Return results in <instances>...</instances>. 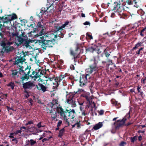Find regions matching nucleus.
<instances>
[{"label":"nucleus","instance_id":"cd10ccee","mask_svg":"<svg viewBox=\"0 0 146 146\" xmlns=\"http://www.w3.org/2000/svg\"><path fill=\"white\" fill-rule=\"evenodd\" d=\"M100 128V122H99L98 123L95 124L93 128L92 129V130H96L98 129H99Z\"/></svg>","mask_w":146,"mask_h":146},{"label":"nucleus","instance_id":"49530a36","mask_svg":"<svg viewBox=\"0 0 146 146\" xmlns=\"http://www.w3.org/2000/svg\"><path fill=\"white\" fill-rule=\"evenodd\" d=\"M18 72L19 73L20 75H22V73H23V72H24V70L23 69L19 68L18 69Z\"/></svg>","mask_w":146,"mask_h":146},{"label":"nucleus","instance_id":"7ed1b4c3","mask_svg":"<svg viewBox=\"0 0 146 146\" xmlns=\"http://www.w3.org/2000/svg\"><path fill=\"white\" fill-rule=\"evenodd\" d=\"M28 51H24L22 50L20 52H18V56L15 58V60L14 63V65H18L19 63L22 64L23 62H25L26 59L25 58L27 56H28Z\"/></svg>","mask_w":146,"mask_h":146},{"label":"nucleus","instance_id":"dca6fc26","mask_svg":"<svg viewBox=\"0 0 146 146\" xmlns=\"http://www.w3.org/2000/svg\"><path fill=\"white\" fill-rule=\"evenodd\" d=\"M12 44V42H10L7 38H4L1 41L0 43L1 46L4 48H8Z\"/></svg>","mask_w":146,"mask_h":146},{"label":"nucleus","instance_id":"393cba45","mask_svg":"<svg viewBox=\"0 0 146 146\" xmlns=\"http://www.w3.org/2000/svg\"><path fill=\"white\" fill-rule=\"evenodd\" d=\"M11 71L12 72L10 75L12 78H15L16 76H17V78L19 77V76L18 75L17 76V74L19 73L17 70L15 69L14 70H11Z\"/></svg>","mask_w":146,"mask_h":146},{"label":"nucleus","instance_id":"a878e982","mask_svg":"<svg viewBox=\"0 0 146 146\" xmlns=\"http://www.w3.org/2000/svg\"><path fill=\"white\" fill-rule=\"evenodd\" d=\"M48 7V13L49 12L51 13H53L54 11V7L53 5H48L47 6Z\"/></svg>","mask_w":146,"mask_h":146},{"label":"nucleus","instance_id":"58836bf2","mask_svg":"<svg viewBox=\"0 0 146 146\" xmlns=\"http://www.w3.org/2000/svg\"><path fill=\"white\" fill-rule=\"evenodd\" d=\"M30 145L31 146H33L36 143V141H35L33 139H31L30 140Z\"/></svg>","mask_w":146,"mask_h":146},{"label":"nucleus","instance_id":"5701e85b","mask_svg":"<svg viewBox=\"0 0 146 146\" xmlns=\"http://www.w3.org/2000/svg\"><path fill=\"white\" fill-rule=\"evenodd\" d=\"M39 86L40 87L39 91L41 90L43 92H45L47 91V88L48 87L47 86H44L43 84L40 83H39Z\"/></svg>","mask_w":146,"mask_h":146},{"label":"nucleus","instance_id":"72a5a7b5","mask_svg":"<svg viewBox=\"0 0 146 146\" xmlns=\"http://www.w3.org/2000/svg\"><path fill=\"white\" fill-rule=\"evenodd\" d=\"M127 3L129 5H132L134 4H136L137 2L135 0H129L127 1Z\"/></svg>","mask_w":146,"mask_h":146},{"label":"nucleus","instance_id":"6ab92c4d","mask_svg":"<svg viewBox=\"0 0 146 146\" xmlns=\"http://www.w3.org/2000/svg\"><path fill=\"white\" fill-rule=\"evenodd\" d=\"M80 82V86L83 87L84 86L86 85V83L88 82L86 79V77H84V74L81 75L80 77V79L79 80Z\"/></svg>","mask_w":146,"mask_h":146},{"label":"nucleus","instance_id":"2f4dec72","mask_svg":"<svg viewBox=\"0 0 146 146\" xmlns=\"http://www.w3.org/2000/svg\"><path fill=\"white\" fill-rule=\"evenodd\" d=\"M9 36H10L11 38H13L15 36H16L17 37L19 36V33L17 32L15 33L13 32L12 33H9Z\"/></svg>","mask_w":146,"mask_h":146},{"label":"nucleus","instance_id":"9d476101","mask_svg":"<svg viewBox=\"0 0 146 146\" xmlns=\"http://www.w3.org/2000/svg\"><path fill=\"white\" fill-rule=\"evenodd\" d=\"M67 76V74H62L58 77H57L55 79L56 80L57 85L60 84L64 85L63 83L65 82V79L66 76Z\"/></svg>","mask_w":146,"mask_h":146},{"label":"nucleus","instance_id":"f257e3e1","mask_svg":"<svg viewBox=\"0 0 146 146\" xmlns=\"http://www.w3.org/2000/svg\"><path fill=\"white\" fill-rule=\"evenodd\" d=\"M56 111L58 113L60 114V117L64 121L65 123L67 124V126H69L70 122L68 118V117H69V110L66 109L64 110L61 106L57 107L56 108Z\"/></svg>","mask_w":146,"mask_h":146},{"label":"nucleus","instance_id":"09e8293b","mask_svg":"<svg viewBox=\"0 0 146 146\" xmlns=\"http://www.w3.org/2000/svg\"><path fill=\"white\" fill-rule=\"evenodd\" d=\"M94 85V82L93 81L91 83L90 85L89 86V88L91 91H92V90L93 87Z\"/></svg>","mask_w":146,"mask_h":146},{"label":"nucleus","instance_id":"412c9836","mask_svg":"<svg viewBox=\"0 0 146 146\" xmlns=\"http://www.w3.org/2000/svg\"><path fill=\"white\" fill-rule=\"evenodd\" d=\"M69 117L68 119H73L74 118L75 116L74 114H76V113L75 110L74 109L71 110H69Z\"/></svg>","mask_w":146,"mask_h":146},{"label":"nucleus","instance_id":"de8ad7c7","mask_svg":"<svg viewBox=\"0 0 146 146\" xmlns=\"http://www.w3.org/2000/svg\"><path fill=\"white\" fill-rule=\"evenodd\" d=\"M86 37L90 39H92L93 38L92 36V35H90V33H87L86 34Z\"/></svg>","mask_w":146,"mask_h":146},{"label":"nucleus","instance_id":"f3484780","mask_svg":"<svg viewBox=\"0 0 146 146\" xmlns=\"http://www.w3.org/2000/svg\"><path fill=\"white\" fill-rule=\"evenodd\" d=\"M23 83V88L24 90L27 89H31L33 87L35 86L33 83L31 81H28Z\"/></svg>","mask_w":146,"mask_h":146},{"label":"nucleus","instance_id":"c9c22d12","mask_svg":"<svg viewBox=\"0 0 146 146\" xmlns=\"http://www.w3.org/2000/svg\"><path fill=\"white\" fill-rule=\"evenodd\" d=\"M17 18V17L15 14H13L12 16L11 15V21Z\"/></svg>","mask_w":146,"mask_h":146},{"label":"nucleus","instance_id":"473e14b6","mask_svg":"<svg viewBox=\"0 0 146 146\" xmlns=\"http://www.w3.org/2000/svg\"><path fill=\"white\" fill-rule=\"evenodd\" d=\"M7 86L9 87H10L11 89L12 90H13L15 86L14 82H9L8 84H7Z\"/></svg>","mask_w":146,"mask_h":146},{"label":"nucleus","instance_id":"6e6d98bb","mask_svg":"<svg viewBox=\"0 0 146 146\" xmlns=\"http://www.w3.org/2000/svg\"><path fill=\"white\" fill-rule=\"evenodd\" d=\"M62 121L61 120H59L57 124V127H60L62 124Z\"/></svg>","mask_w":146,"mask_h":146},{"label":"nucleus","instance_id":"338daca9","mask_svg":"<svg viewBox=\"0 0 146 146\" xmlns=\"http://www.w3.org/2000/svg\"><path fill=\"white\" fill-rule=\"evenodd\" d=\"M141 83L143 84H145L146 83V78H145L143 79H141Z\"/></svg>","mask_w":146,"mask_h":146},{"label":"nucleus","instance_id":"bf43d9fd","mask_svg":"<svg viewBox=\"0 0 146 146\" xmlns=\"http://www.w3.org/2000/svg\"><path fill=\"white\" fill-rule=\"evenodd\" d=\"M126 144V143L125 142L122 141L119 144L120 146H124Z\"/></svg>","mask_w":146,"mask_h":146},{"label":"nucleus","instance_id":"a18cd8bd","mask_svg":"<svg viewBox=\"0 0 146 146\" xmlns=\"http://www.w3.org/2000/svg\"><path fill=\"white\" fill-rule=\"evenodd\" d=\"M137 138V137L136 136H134L133 137H131V140L132 142H134L136 141Z\"/></svg>","mask_w":146,"mask_h":146},{"label":"nucleus","instance_id":"4be33fe9","mask_svg":"<svg viewBox=\"0 0 146 146\" xmlns=\"http://www.w3.org/2000/svg\"><path fill=\"white\" fill-rule=\"evenodd\" d=\"M17 38V40L19 43H16V44L18 46H19L20 45L24 43L25 39V38H23L21 36H18Z\"/></svg>","mask_w":146,"mask_h":146},{"label":"nucleus","instance_id":"c03bdc74","mask_svg":"<svg viewBox=\"0 0 146 146\" xmlns=\"http://www.w3.org/2000/svg\"><path fill=\"white\" fill-rule=\"evenodd\" d=\"M74 57V62L75 63H76V62H78V60H79L78 59L80 58V56H73Z\"/></svg>","mask_w":146,"mask_h":146},{"label":"nucleus","instance_id":"e2e57ef3","mask_svg":"<svg viewBox=\"0 0 146 146\" xmlns=\"http://www.w3.org/2000/svg\"><path fill=\"white\" fill-rule=\"evenodd\" d=\"M70 68L72 70H74L75 69V67L74 65L71 64L70 66Z\"/></svg>","mask_w":146,"mask_h":146},{"label":"nucleus","instance_id":"774afa93","mask_svg":"<svg viewBox=\"0 0 146 146\" xmlns=\"http://www.w3.org/2000/svg\"><path fill=\"white\" fill-rule=\"evenodd\" d=\"M50 104H51V105L50 106L51 107V108H52L53 106L55 105H56V104H55L54 103V102H52L50 103Z\"/></svg>","mask_w":146,"mask_h":146},{"label":"nucleus","instance_id":"a19ab883","mask_svg":"<svg viewBox=\"0 0 146 146\" xmlns=\"http://www.w3.org/2000/svg\"><path fill=\"white\" fill-rule=\"evenodd\" d=\"M89 74H87L86 75H84V77H86V80H87L88 82H89V81H88V80L90 79L91 77L90 76V75Z\"/></svg>","mask_w":146,"mask_h":146},{"label":"nucleus","instance_id":"c756f323","mask_svg":"<svg viewBox=\"0 0 146 146\" xmlns=\"http://www.w3.org/2000/svg\"><path fill=\"white\" fill-rule=\"evenodd\" d=\"M41 70L40 69L36 70V72L35 74V76H33L34 77L37 79L38 78H40V73H41Z\"/></svg>","mask_w":146,"mask_h":146},{"label":"nucleus","instance_id":"1a4fd4ad","mask_svg":"<svg viewBox=\"0 0 146 146\" xmlns=\"http://www.w3.org/2000/svg\"><path fill=\"white\" fill-rule=\"evenodd\" d=\"M69 23L68 21L65 22L64 24L62 25L61 23H56L54 24L53 27L54 31H52L54 33H56L58 32H61L66 26Z\"/></svg>","mask_w":146,"mask_h":146},{"label":"nucleus","instance_id":"c85d7f7f","mask_svg":"<svg viewBox=\"0 0 146 146\" xmlns=\"http://www.w3.org/2000/svg\"><path fill=\"white\" fill-rule=\"evenodd\" d=\"M65 132V129L63 128L59 131V133L58 135V137L60 138H62Z\"/></svg>","mask_w":146,"mask_h":146},{"label":"nucleus","instance_id":"a211bd4d","mask_svg":"<svg viewBox=\"0 0 146 146\" xmlns=\"http://www.w3.org/2000/svg\"><path fill=\"white\" fill-rule=\"evenodd\" d=\"M47 5H46L45 7H42L41 8V11L37 15L40 18H41L42 17V16L44 14H48V7H47Z\"/></svg>","mask_w":146,"mask_h":146},{"label":"nucleus","instance_id":"4468645a","mask_svg":"<svg viewBox=\"0 0 146 146\" xmlns=\"http://www.w3.org/2000/svg\"><path fill=\"white\" fill-rule=\"evenodd\" d=\"M72 128L76 127L77 129L81 128L83 125L81 123V121L80 119L78 118H75L72 121Z\"/></svg>","mask_w":146,"mask_h":146},{"label":"nucleus","instance_id":"39448f33","mask_svg":"<svg viewBox=\"0 0 146 146\" xmlns=\"http://www.w3.org/2000/svg\"><path fill=\"white\" fill-rule=\"evenodd\" d=\"M45 30L44 26L41 24L40 22H38L37 25L36 27L34 29V31L36 34L35 36L36 37L42 36L45 33Z\"/></svg>","mask_w":146,"mask_h":146},{"label":"nucleus","instance_id":"f704fd0d","mask_svg":"<svg viewBox=\"0 0 146 146\" xmlns=\"http://www.w3.org/2000/svg\"><path fill=\"white\" fill-rule=\"evenodd\" d=\"M55 1L54 0H47V3L46 5H53V3Z\"/></svg>","mask_w":146,"mask_h":146},{"label":"nucleus","instance_id":"69168bd1","mask_svg":"<svg viewBox=\"0 0 146 146\" xmlns=\"http://www.w3.org/2000/svg\"><path fill=\"white\" fill-rule=\"evenodd\" d=\"M84 25H90V23L88 21H86L85 23H84Z\"/></svg>","mask_w":146,"mask_h":146},{"label":"nucleus","instance_id":"0eeeda50","mask_svg":"<svg viewBox=\"0 0 146 146\" xmlns=\"http://www.w3.org/2000/svg\"><path fill=\"white\" fill-rule=\"evenodd\" d=\"M43 36L40 37V38L41 39L50 40H56V38L58 36L57 34L55 33L52 31L45 33L43 35Z\"/></svg>","mask_w":146,"mask_h":146},{"label":"nucleus","instance_id":"aec40b11","mask_svg":"<svg viewBox=\"0 0 146 146\" xmlns=\"http://www.w3.org/2000/svg\"><path fill=\"white\" fill-rule=\"evenodd\" d=\"M33 41L32 40H31L30 39H26L24 42V43L23 44V46H25L26 48H29V47H31L29 45V44L30 43L33 42Z\"/></svg>","mask_w":146,"mask_h":146},{"label":"nucleus","instance_id":"bb28decb","mask_svg":"<svg viewBox=\"0 0 146 146\" xmlns=\"http://www.w3.org/2000/svg\"><path fill=\"white\" fill-rule=\"evenodd\" d=\"M4 19V23H8L10 22L11 20V15H7V16L5 17Z\"/></svg>","mask_w":146,"mask_h":146},{"label":"nucleus","instance_id":"423d86ee","mask_svg":"<svg viewBox=\"0 0 146 146\" xmlns=\"http://www.w3.org/2000/svg\"><path fill=\"white\" fill-rule=\"evenodd\" d=\"M130 117V115L129 113L127 114L122 120H118L117 121L115 122L113 124V130H111V133H114L116 130L119 129V127L122 125H123L125 121L127 119L126 117L129 118Z\"/></svg>","mask_w":146,"mask_h":146},{"label":"nucleus","instance_id":"603ef678","mask_svg":"<svg viewBox=\"0 0 146 146\" xmlns=\"http://www.w3.org/2000/svg\"><path fill=\"white\" fill-rule=\"evenodd\" d=\"M28 100L29 102L30 103V104H29V105L32 106L33 105V100L31 98H29L28 99Z\"/></svg>","mask_w":146,"mask_h":146},{"label":"nucleus","instance_id":"e433bc0d","mask_svg":"<svg viewBox=\"0 0 146 146\" xmlns=\"http://www.w3.org/2000/svg\"><path fill=\"white\" fill-rule=\"evenodd\" d=\"M32 74H29V75H28L29 78H27L26 79H25V80H22V79H21V81L22 83H23L24 81H28V80L29 79V78L30 77H31V78L34 77L33 76H32Z\"/></svg>","mask_w":146,"mask_h":146},{"label":"nucleus","instance_id":"8fccbe9b","mask_svg":"<svg viewBox=\"0 0 146 146\" xmlns=\"http://www.w3.org/2000/svg\"><path fill=\"white\" fill-rule=\"evenodd\" d=\"M52 102H54V103L55 104H56V105H57L58 104V101L57 99L53 98Z\"/></svg>","mask_w":146,"mask_h":146},{"label":"nucleus","instance_id":"7c9ffc66","mask_svg":"<svg viewBox=\"0 0 146 146\" xmlns=\"http://www.w3.org/2000/svg\"><path fill=\"white\" fill-rule=\"evenodd\" d=\"M95 86L96 90H100V82L96 81Z\"/></svg>","mask_w":146,"mask_h":146},{"label":"nucleus","instance_id":"ddd939ff","mask_svg":"<svg viewBox=\"0 0 146 146\" xmlns=\"http://www.w3.org/2000/svg\"><path fill=\"white\" fill-rule=\"evenodd\" d=\"M84 91V90L81 89H78L76 92H70L68 94H70V98H71V100L75 98L78 97L81 94V93Z\"/></svg>","mask_w":146,"mask_h":146},{"label":"nucleus","instance_id":"f8f14e48","mask_svg":"<svg viewBox=\"0 0 146 146\" xmlns=\"http://www.w3.org/2000/svg\"><path fill=\"white\" fill-rule=\"evenodd\" d=\"M31 68V67L30 66H29L27 65L24 70L23 74L20 78V79H22V80H25V79L28 78V75L31 72L30 70Z\"/></svg>","mask_w":146,"mask_h":146},{"label":"nucleus","instance_id":"2eb2a0df","mask_svg":"<svg viewBox=\"0 0 146 146\" xmlns=\"http://www.w3.org/2000/svg\"><path fill=\"white\" fill-rule=\"evenodd\" d=\"M100 46H97L95 45L86 48V52H93L94 51H95L98 54H99L100 53Z\"/></svg>","mask_w":146,"mask_h":146},{"label":"nucleus","instance_id":"680f3d73","mask_svg":"<svg viewBox=\"0 0 146 146\" xmlns=\"http://www.w3.org/2000/svg\"><path fill=\"white\" fill-rule=\"evenodd\" d=\"M45 73V72L44 71H43V70H41V73H40V77L41 76H43V75H44L43 74L44 73Z\"/></svg>","mask_w":146,"mask_h":146},{"label":"nucleus","instance_id":"ea45409f","mask_svg":"<svg viewBox=\"0 0 146 146\" xmlns=\"http://www.w3.org/2000/svg\"><path fill=\"white\" fill-rule=\"evenodd\" d=\"M14 48L13 46H11L9 48H5V50L9 52H10V51H11V50H13L14 49Z\"/></svg>","mask_w":146,"mask_h":146},{"label":"nucleus","instance_id":"13d9d810","mask_svg":"<svg viewBox=\"0 0 146 146\" xmlns=\"http://www.w3.org/2000/svg\"><path fill=\"white\" fill-rule=\"evenodd\" d=\"M14 134H15V133H10V135L9 136V137L10 138H14V136L13 135Z\"/></svg>","mask_w":146,"mask_h":146},{"label":"nucleus","instance_id":"4d7b16f0","mask_svg":"<svg viewBox=\"0 0 146 146\" xmlns=\"http://www.w3.org/2000/svg\"><path fill=\"white\" fill-rule=\"evenodd\" d=\"M143 43V42H139L137 44H136V45L137 47H138L140 46Z\"/></svg>","mask_w":146,"mask_h":146},{"label":"nucleus","instance_id":"9b49d317","mask_svg":"<svg viewBox=\"0 0 146 146\" xmlns=\"http://www.w3.org/2000/svg\"><path fill=\"white\" fill-rule=\"evenodd\" d=\"M94 64L91 65L89 66V68L86 70V72L88 74H91L94 71H95L97 69V62L96 59L93 61Z\"/></svg>","mask_w":146,"mask_h":146},{"label":"nucleus","instance_id":"3c124183","mask_svg":"<svg viewBox=\"0 0 146 146\" xmlns=\"http://www.w3.org/2000/svg\"><path fill=\"white\" fill-rule=\"evenodd\" d=\"M30 140L29 139L26 140L25 142V146H29L30 145Z\"/></svg>","mask_w":146,"mask_h":146},{"label":"nucleus","instance_id":"37998d69","mask_svg":"<svg viewBox=\"0 0 146 146\" xmlns=\"http://www.w3.org/2000/svg\"><path fill=\"white\" fill-rule=\"evenodd\" d=\"M52 138V136H50V137H48L46 138H44L43 139H42V143H44L45 141H48L49 140V139H51Z\"/></svg>","mask_w":146,"mask_h":146},{"label":"nucleus","instance_id":"f03ea898","mask_svg":"<svg viewBox=\"0 0 146 146\" xmlns=\"http://www.w3.org/2000/svg\"><path fill=\"white\" fill-rule=\"evenodd\" d=\"M80 97L85 98L88 104L86 106V108L87 109H89L90 111L92 112L93 109H94L95 104L94 102L92 101V98L90 97L88 94L87 93H83L80 95Z\"/></svg>","mask_w":146,"mask_h":146},{"label":"nucleus","instance_id":"052dcab7","mask_svg":"<svg viewBox=\"0 0 146 146\" xmlns=\"http://www.w3.org/2000/svg\"><path fill=\"white\" fill-rule=\"evenodd\" d=\"M11 141H15V143L16 144L18 142V141L17 139L16 138H14L12 139L11 140Z\"/></svg>","mask_w":146,"mask_h":146},{"label":"nucleus","instance_id":"b1692460","mask_svg":"<svg viewBox=\"0 0 146 146\" xmlns=\"http://www.w3.org/2000/svg\"><path fill=\"white\" fill-rule=\"evenodd\" d=\"M57 113H58L57 112V111H56L53 112V113H51V114L50 115H51V117L52 121H57L58 120V119H57Z\"/></svg>","mask_w":146,"mask_h":146},{"label":"nucleus","instance_id":"79ce46f5","mask_svg":"<svg viewBox=\"0 0 146 146\" xmlns=\"http://www.w3.org/2000/svg\"><path fill=\"white\" fill-rule=\"evenodd\" d=\"M64 2H62L61 3H60L59 5V8L61 10H62V8L63 6H64Z\"/></svg>","mask_w":146,"mask_h":146},{"label":"nucleus","instance_id":"864d4df0","mask_svg":"<svg viewBox=\"0 0 146 146\" xmlns=\"http://www.w3.org/2000/svg\"><path fill=\"white\" fill-rule=\"evenodd\" d=\"M41 123H42L41 122H40L38 123L37 124V125H37V127H38V128H40V127H44V125H41Z\"/></svg>","mask_w":146,"mask_h":146},{"label":"nucleus","instance_id":"6e6552de","mask_svg":"<svg viewBox=\"0 0 146 146\" xmlns=\"http://www.w3.org/2000/svg\"><path fill=\"white\" fill-rule=\"evenodd\" d=\"M56 41V40L41 39L39 40V42L42 43V46L43 49L46 50V47H52L55 44Z\"/></svg>","mask_w":146,"mask_h":146},{"label":"nucleus","instance_id":"0e129e2a","mask_svg":"<svg viewBox=\"0 0 146 146\" xmlns=\"http://www.w3.org/2000/svg\"><path fill=\"white\" fill-rule=\"evenodd\" d=\"M0 94H2V96H4V98H5V99H7V94H4L2 92Z\"/></svg>","mask_w":146,"mask_h":146},{"label":"nucleus","instance_id":"20e7f679","mask_svg":"<svg viewBox=\"0 0 146 146\" xmlns=\"http://www.w3.org/2000/svg\"><path fill=\"white\" fill-rule=\"evenodd\" d=\"M84 44H77L75 50H70V54L73 56H80V54L83 53L84 52Z\"/></svg>","mask_w":146,"mask_h":146},{"label":"nucleus","instance_id":"5fc2aeb1","mask_svg":"<svg viewBox=\"0 0 146 146\" xmlns=\"http://www.w3.org/2000/svg\"><path fill=\"white\" fill-rule=\"evenodd\" d=\"M21 132L22 130H21V129H20L19 130H17L14 133H15V135H17V134L19 133H21Z\"/></svg>","mask_w":146,"mask_h":146},{"label":"nucleus","instance_id":"4c0bfd02","mask_svg":"<svg viewBox=\"0 0 146 146\" xmlns=\"http://www.w3.org/2000/svg\"><path fill=\"white\" fill-rule=\"evenodd\" d=\"M19 36H21V37H22L25 39H27L28 38V37L27 35H25V33L24 32H22L21 34Z\"/></svg>","mask_w":146,"mask_h":146}]
</instances>
